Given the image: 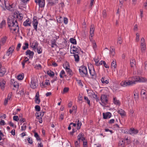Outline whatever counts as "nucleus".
I'll return each mask as SVG.
<instances>
[{
  "mask_svg": "<svg viewBox=\"0 0 147 147\" xmlns=\"http://www.w3.org/2000/svg\"><path fill=\"white\" fill-rule=\"evenodd\" d=\"M12 19L9 20H7V23L9 27H11L10 28L11 30H13L14 31H16L17 30V31L18 32L19 30V28L18 26V23L16 20Z\"/></svg>",
  "mask_w": 147,
  "mask_h": 147,
  "instance_id": "obj_2",
  "label": "nucleus"
},
{
  "mask_svg": "<svg viewBox=\"0 0 147 147\" xmlns=\"http://www.w3.org/2000/svg\"><path fill=\"white\" fill-rule=\"evenodd\" d=\"M21 45L20 43H19L18 44L16 48V49L17 51H19L20 49V48Z\"/></svg>",
  "mask_w": 147,
  "mask_h": 147,
  "instance_id": "obj_61",
  "label": "nucleus"
},
{
  "mask_svg": "<svg viewBox=\"0 0 147 147\" xmlns=\"http://www.w3.org/2000/svg\"><path fill=\"white\" fill-rule=\"evenodd\" d=\"M69 90V88L68 87H65L63 90V93H64L67 92Z\"/></svg>",
  "mask_w": 147,
  "mask_h": 147,
  "instance_id": "obj_50",
  "label": "nucleus"
},
{
  "mask_svg": "<svg viewBox=\"0 0 147 147\" xmlns=\"http://www.w3.org/2000/svg\"><path fill=\"white\" fill-rule=\"evenodd\" d=\"M66 72H67V74H68V76L70 77H71L73 75V72L70 69H68V70Z\"/></svg>",
  "mask_w": 147,
  "mask_h": 147,
  "instance_id": "obj_33",
  "label": "nucleus"
},
{
  "mask_svg": "<svg viewBox=\"0 0 147 147\" xmlns=\"http://www.w3.org/2000/svg\"><path fill=\"white\" fill-rule=\"evenodd\" d=\"M122 42V38L121 36H119L117 38V43L121 45Z\"/></svg>",
  "mask_w": 147,
  "mask_h": 147,
  "instance_id": "obj_28",
  "label": "nucleus"
},
{
  "mask_svg": "<svg viewBox=\"0 0 147 147\" xmlns=\"http://www.w3.org/2000/svg\"><path fill=\"white\" fill-rule=\"evenodd\" d=\"M32 45H33V47L31 46V47L34 50L36 49L38 47V43L37 42H35L34 43H32Z\"/></svg>",
  "mask_w": 147,
  "mask_h": 147,
  "instance_id": "obj_24",
  "label": "nucleus"
},
{
  "mask_svg": "<svg viewBox=\"0 0 147 147\" xmlns=\"http://www.w3.org/2000/svg\"><path fill=\"white\" fill-rule=\"evenodd\" d=\"M25 46L23 47V49L25 50L28 48L29 45L28 43H26L25 44Z\"/></svg>",
  "mask_w": 147,
  "mask_h": 147,
  "instance_id": "obj_43",
  "label": "nucleus"
},
{
  "mask_svg": "<svg viewBox=\"0 0 147 147\" xmlns=\"http://www.w3.org/2000/svg\"><path fill=\"white\" fill-rule=\"evenodd\" d=\"M29 59H27L25 61H23L22 62V67L23 68H24V65H25V63L27 61H28L29 60Z\"/></svg>",
  "mask_w": 147,
  "mask_h": 147,
  "instance_id": "obj_60",
  "label": "nucleus"
},
{
  "mask_svg": "<svg viewBox=\"0 0 147 147\" xmlns=\"http://www.w3.org/2000/svg\"><path fill=\"white\" fill-rule=\"evenodd\" d=\"M26 55H29L30 56V58L31 57H32L34 55V53L33 52L29 50H28L26 52Z\"/></svg>",
  "mask_w": 147,
  "mask_h": 147,
  "instance_id": "obj_14",
  "label": "nucleus"
},
{
  "mask_svg": "<svg viewBox=\"0 0 147 147\" xmlns=\"http://www.w3.org/2000/svg\"><path fill=\"white\" fill-rule=\"evenodd\" d=\"M134 78L136 80L135 81H129L127 82L126 81H122L120 85L121 86L125 87L135 84L136 82H144V78H140L138 76H135L134 77Z\"/></svg>",
  "mask_w": 147,
  "mask_h": 147,
  "instance_id": "obj_1",
  "label": "nucleus"
},
{
  "mask_svg": "<svg viewBox=\"0 0 147 147\" xmlns=\"http://www.w3.org/2000/svg\"><path fill=\"white\" fill-rule=\"evenodd\" d=\"M15 48V46L14 45H12L8 49V51H7L6 55L8 56H11Z\"/></svg>",
  "mask_w": 147,
  "mask_h": 147,
  "instance_id": "obj_7",
  "label": "nucleus"
},
{
  "mask_svg": "<svg viewBox=\"0 0 147 147\" xmlns=\"http://www.w3.org/2000/svg\"><path fill=\"white\" fill-rule=\"evenodd\" d=\"M35 109L36 111H40V107L38 105H36L35 107Z\"/></svg>",
  "mask_w": 147,
  "mask_h": 147,
  "instance_id": "obj_45",
  "label": "nucleus"
},
{
  "mask_svg": "<svg viewBox=\"0 0 147 147\" xmlns=\"http://www.w3.org/2000/svg\"><path fill=\"white\" fill-rule=\"evenodd\" d=\"M17 78L18 80H22L24 78V75L22 74H19L17 77Z\"/></svg>",
  "mask_w": 147,
  "mask_h": 147,
  "instance_id": "obj_40",
  "label": "nucleus"
},
{
  "mask_svg": "<svg viewBox=\"0 0 147 147\" xmlns=\"http://www.w3.org/2000/svg\"><path fill=\"white\" fill-rule=\"evenodd\" d=\"M136 41L138 42L139 40L140 35H139V33H138L136 34Z\"/></svg>",
  "mask_w": 147,
  "mask_h": 147,
  "instance_id": "obj_51",
  "label": "nucleus"
},
{
  "mask_svg": "<svg viewBox=\"0 0 147 147\" xmlns=\"http://www.w3.org/2000/svg\"><path fill=\"white\" fill-rule=\"evenodd\" d=\"M103 118L105 119L109 118L111 116V114L110 112H107L106 113H103Z\"/></svg>",
  "mask_w": 147,
  "mask_h": 147,
  "instance_id": "obj_10",
  "label": "nucleus"
},
{
  "mask_svg": "<svg viewBox=\"0 0 147 147\" xmlns=\"http://www.w3.org/2000/svg\"><path fill=\"white\" fill-rule=\"evenodd\" d=\"M94 30V25H91L90 27V34L91 37L93 36Z\"/></svg>",
  "mask_w": 147,
  "mask_h": 147,
  "instance_id": "obj_16",
  "label": "nucleus"
},
{
  "mask_svg": "<svg viewBox=\"0 0 147 147\" xmlns=\"http://www.w3.org/2000/svg\"><path fill=\"white\" fill-rule=\"evenodd\" d=\"M72 52V53H79V51H78V48L77 47L75 48L74 49H71V52Z\"/></svg>",
  "mask_w": 147,
  "mask_h": 147,
  "instance_id": "obj_31",
  "label": "nucleus"
},
{
  "mask_svg": "<svg viewBox=\"0 0 147 147\" xmlns=\"http://www.w3.org/2000/svg\"><path fill=\"white\" fill-rule=\"evenodd\" d=\"M13 119L16 121H19V118L18 116H15L13 117Z\"/></svg>",
  "mask_w": 147,
  "mask_h": 147,
  "instance_id": "obj_56",
  "label": "nucleus"
},
{
  "mask_svg": "<svg viewBox=\"0 0 147 147\" xmlns=\"http://www.w3.org/2000/svg\"><path fill=\"white\" fill-rule=\"evenodd\" d=\"M136 62L134 59L132 58L130 60V65L131 67H134L136 66Z\"/></svg>",
  "mask_w": 147,
  "mask_h": 147,
  "instance_id": "obj_15",
  "label": "nucleus"
},
{
  "mask_svg": "<svg viewBox=\"0 0 147 147\" xmlns=\"http://www.w3.org/2000/svg\"><path fill=\"white\" fill-rule=\"evenodd\" d=\"M100 100L102 103L100 102V104L103 106H106L108 101L107 96L105 94L102 95L100 97Z\"/></svg>",
  "mask_w": 147,
  "mask_h": 147,
  "instance_id": "obj_3",
  "label": "nucleus"
},
{
  "mask_svg": "<svg viewBox=\"0 0 147 147\" xmlns=\"http://www.w3.org/2000/svg\"><path fill=\"white\" fill-rule=\"evenodd\" d=\"M41 66L40 64L36 65H35L34 68L36 69H41Z\"/></svg>",
  "mask_w": 147,
  "mask_h": 147,
  "instance_id": "obj_39",
  "label": "nucleus"
},
{
  "mask_svg": "<svg viewBox=\"0 0 147 147\" xmlns=\"http://www.w3.org/2000/svg\"><path fill=\"white\" fill-rule=\"evenodd\" d=\"M6 70L5 68L2 67L0 68V76H3L5 73Z\"/></svg>",
  "mask_w": 147,
  "mask_h": 147,
  "instance_id": "obj_20",
  "label": "nucleus"
},
{
  "mask_svg": "<svg viewBox=\"0 0 147 147\" xmlns=\"http://www.w3.org/2000/svg\"><path fill=\"white\" fill-rule=\"evenodd\" d=\"M125 145L124 140H121L118 143L119 147H124Z\"/></svg>",
  "mask_w": 147,
  "mask_h": 147,
  "instance_id": "obj_21",
  "label": "nucleus"
},
{
  "mask_svg": "<svg viewBox=\"0 0 147 147\" xmlns=\"http://www.w3.org/2000/svg\"><path fill=\"white\" fill-rule=\"evenodd\" d=\"M7 37L5 36L2 38L0 41V46L3 45L5 42Z\"/></svg>",
  "mask_w": 147,
  "mask_h": 147,
  "instance_id": "obj_22",
  "label": "nucleus"
},
{
  "mask_svg": "<svg viewBox=\"0 0 147 147\" xmlns=\"http://www.w3.org/2000/svg\"><path fill=\"white\" fill-rule=\"evenodd\" d=\"M146 91L145 90H144V89H142L141 90V96L144 95H146Z\"/></svg>",
  "mask_w": 147,
  "mask_h": 147,
  "instance_id": "obj_44",
  "label": "nucleus"
},
{
  "mask_svg": "<svg viewBox=\"0 0 147 147\" xmlns=\"http://www.w3.org/2000/svg\"><path fill=\"white\" fill-rule=\"evenodd\" d=\"M111 67L112 68L113 67L114 68H115L116 67V61L115 60H113L111 63Z\"/></svg>",
  "mask_w": 147,
  "mask_h": 147,
  "instance_id": "obj_25",
  "label": "nucleus"
},
{
  "mask_svg": "<svg viewBox=\"0 0 147 147\" xmlns=\"http://www.w3.org/2000/svg\"><path fill=\"white\" fill-rule=\"evenodd\" d=\"M144 68L147 71V61H146L144 63Z\"/></svg>",
  "mask_w": 147,
  "mask_h": 147,
  "instance_id": "obj_64",
  "label": "nucleus"
},
{
  "mask_svg": "<svg viewBox=\"0 0 147 147\" xmlns=\"http://www.w3.org/2000/svg\"><path fill=\"white\" fill-rule=\"evenodd\" d=\"M4 2H5V6L6 7L7 9L8 10L12 11V5H9V6H8L7 7V6L6 5L5 0L4 1Z\"/></svg>",
  "mask_w": 147,
  "mask_h": 147,
  "instance_id": "obj_37",
  "label": "nucleus"
},
{
  "mask_svg": "<svg viewBox=\"0 0 147 147\" xmlns=\"http://www.w3.org/2000/svg\"><path fill=\"white\" fill-rule=\"evenodd\" d=\"M31 22L29 18H28L23 23V25L25 26H31Z\"/></svg>",
  "mask_w": 147,
  "mask_h": 147,
  "instance_id": "obj_12",
  "label": "nucleus"
},
{
  "mask_svg": "<svg viewBox=\"0 0 147 147\" xmlns=\"http://www.w3.org/2000/svg\"><path fill=\"white\" fill-rule=\"evenodd\" d=\"M71 53L74 54V57L75 59V61L76 62H78L79 60V57L78 55L79 53H72L71 52Z\"/></svg>",
  "mask_w": 147,
  "mask_h": 147,
  "instance_id": "obj_18",
  "label": "nucleus"
},
{
  "mask_svg": "<svg viewBox=\"0 0 147 147\" xmlns=\"http://www.w3.org/2000/svg\"><path fill=\"white\" fill-rule=\"evenodd\" d=\"M76 80L78 82V83L80 86H83V85L82 82L81 80H78L77 78H76Z\"/></svg>",
  "mask_w": 147,
  "mask_h": 147,
  "instance_id": "obj_55",
  "label": "nucleus"
},
{
  "mask_svg": "<svg viewBox=\"0 0 147 147\" xmlns=\"http://www.w3.org/2000/svg\"><path fill=\"white\" fill-rule=\"evenodd\" d=\"M40 3L39 5L40 7H42L44 6L45 5V1L44 0H41V2Z\"/></svg>",
  "mask_w": 147,
  "mask_h": 147,
  "instance_id": "obj_34",
  "label": "nucleus"
},
{
  "mask_svg": "<svg viewBox=\"0 0 147 147\" xmlns=\"http://www.w3.org/2000/svg\"><path fill=\"white\" fill-rule=\"evenodd\" d=\"M84 99L86 101H87V103L88 105H90V100L88 99V98L87 96H85L84 97Z\"/></svg>",
  "mask_w": 147,
  "mask_h": 147,
  "instance_id": "obj_52",
  "label": "nucleus"
},
{
  "mask_svg": "<svg viewBox=\"0 0 147 147\" xmlns=\"http://www.w3.org/2000/svg\"><path fill=\"white\" fill-rule=\"evenodd\" d=\"M110 54L113 56L115 54V49L111 47L110 49Z\"/></svg>",
  "mask_w": 147,
  "mask_h": 147,
  "instance_id": "obj_29",
  "label": "nucleus"
},
{
  "mask_svg": "<svg viewBox=\"0 0 147 147\" xmlns=\"http://www.w3.org/2000/svg\"><path fill=\"white\" fill-rule=\"evenodd\" d=\"M92 96L94 98H95L96 99L97 102H98V101L99 100V98L98 97L97 95L96 94H95L94 93L92 94Z\"/></svg>",
  "mask_w": 147,
  "mask_h": 147,
  "instance_id": "obj_38",
  "label": "nucleus"
},
{
  "mask_svg": "<svg viewBox=\"0 0 147 147\" xmlns=\"http://www.w3.org/2000/svg\"><path fill=\"white\" fill-rule=\"evenodd\" d=\"M70 42L72 44L76 45L77 44L76 41L75 39L71 38L70 39Z\"/></svg>",
  "mask_w": 147,
  "mask_h": 147,
  "instance_id": "obj_32",
  "label": "nucleus"
},
{
  "mask_svg": "<svg viewBox=\"0 0 147 147\" xmlns=\"http://www.w3.org/2000/svg\"><path fill=\"white\" fill-rule=\"evenodd\" d=\"M38 24V22L37 20L35 19H34V18H33V21L32 22V24L33 26H34V29L36 31H37V27Z\"/></svg>",
  "mask_w": 147,
  "mask_h": 147,
  "instance_id": "obj_11",
  "label": "nucleus"
},
{
  "mask_svg": "<svg viewBox=\"0 0 147 147\" xmlns=\"http://www.w3.org/2000/svg\"><path fill=\"white\" fill-rule=\"evenodd\" d=\"M103 64L104 65L106 68H109V65L106 64V62L105 61L104 62H103Z\"/></svg>",
  "mask_w": 147,
  "mask_h": 147,
  "instance_id": "obj_63",
  "label": "nucleus"
},
{
  "mask_svg": "<svg viewBox=\"0 0 147 147\" xmlns=\"http://www.w3.org/2000/svg\"><path fill=\"white\" fill-rule=\"evenodd\" d=\"M107 15L106 11V10L105 9L103 11L102 13L103 17L104 18H105L106 17Z\"/></svg>",
  "mask_w": 147,
  "mask_h": 147,
  "instance_id": "obj_48",
  "label": "nucleus"
},
{
  "mask_svg": "<svg viewBox=\"0 0 147 147\" xmlns=\"http://www.w3.org/2000/svg\"><path fill=\"white\" fill-rule=\"evenodd\" d=\"M80 73L81 75L85 74L86 76L88 75L87 68L84 66H81L79 69Z\"/></svg>",
  "mask_w": 147,
  "mask_h": 147,
  "instance_id": "obj_4",
  "label": "nucleus"
},
{
  "mask_svg": "<svg viewBox=\"0 0 147 147\" xmlns=\"http://www.w3.org/2000/svg\"><path fill=\"white\" fill-rule=\"evenodd\" d=\"M34 137L36 138V139L37 140H40V137L38 135V134L36 132H35L34 133Z\"/></svg>",
  "mask_w": 147,
  "mask_h": 147,
  "instance_id": "obj_36",
  "label": "nucleus"
},
{
  "mask_svg": "<svg viewBox=\"0 0 147 147\" xmlns=\"http://www.w3.org/2000/svg\"><path fill=\"white\" fill-rule=\"evenodd\" d=\"M11 85L13 86L14 87L16 88L17 86H18V84L17 82H15L14 80L13 79H11Z\"/></svg>",
  "mask_w": 147,
  "mask_h": 147,
  "instance_id": "obj_19",
  "label": "nucleus"
},
{
  "mask_svg": "<svg viewBox=\"0 0 147 147\" xmlns=\"http://www.w3.org/2000/svg\"><path fill=\"white\" fill-rule=\"evenodd\" d=\"M114 102V104L116 105H120V102L119 101L117 100L116 98H113Z\"/></svg>",
  "mask_w": 147,
  "mask_h": 147,
  "instance_id": "obj_26",
  "label": "nucleus"
},
{
  "mask_svg": "<svg viewBox=\"0 0 147 147\" xmlns=\"http://www.w3.org/2000/svg\"><path fill=\"white\" fill-rule=\"evenodd\" d=\"M140 47L142 52H144L146 49V45L145 40L144 38H142L141 39Z\"/></svg>",
  "mask_w": 147,
  "mask_h": 147,
  "instance_id": "obj_6",
  "label": "nucleus"
},
{
  "mask_svg": "<svg viewBox=\"0 0 147 147\" xmlns=\"http://www.w3.org/2000/svg\"><path fill=\"white\" fill-rule=\"evenodd\" d=\"M38 83L37 81L34 78L32 79L30 86L32 89H34L38 86Z\"/></svg>",
  "mask_w": 147,
  "mask_h": 147,
  "instance_id": "obj_5",
  "label": "nucleus"
},
{
  "mask_svg": "<svg viewBox=\"0 0 147 147\" xmlns=\"http://www.w3.org/2000/svg\"><path fill=\"white\" fill-rule=\"evenodd\" d=\"M118 112L121 116H124L125 115V111L121 109H119L118 110Z\"/></svg>",
  "mask_w": 147,
  "mask_h": 147,
  "instance_id": "obj_23",
  "label": "nucleus"
},
{
  "mask_svg": "<svg viewBox=\"0 0 147 147\" xmlns=\"http://www.w3.org/2000/svg\"><path fill=\"white\" fill-rule=\"evenodd\" d=\"M63 21H64V23L65 24H67V23L68 19L67 18H64Z\"/></svg>",
  "mask_w": 147,
  "mask_h": 147,
  "instance_id": "obj_62",
  "label": "nucleus"
},
{
  "mask_svg": "<svg viewBox=\"0 0 147 147\" xmlns=\"http://www.w3.org/2000/svg\"><path fill=\"white\" fill-rule=\"evenodd\" d=\"M51 44L55 45V46H57V44L56 43V40L55 39H53L51 40Z\"/></svg>",
  "mask_w": 147,
  "mask_h": 147,
  "instance_id": "obj_54",
  "label": "nucleus"
},
{
  "mask_svg": "<svg viewBox=\"0 0 147 147\" xmlns=\"http://www.w3.org/2000/svg\"><path fill=\"white\" fill-rule=\"evenodd\" d=\"M89 71L90 74L92 78H96V74L94 69H93L92 70L89 69Z\"/></svg>",
  "mask_w": 147,
  "mask_h": 147,
  "instance_id": "obj_13",
  "label": "nucleus"
},
{
  "mask_svg": "<svg viewBox=\"0 0 147 147\" xmlns=\"http://www.w3.org/2000/svg\"><path fill=\"white\" fill-rule=\"evenodd\" d=\"M138 132V131L137 129H135L134 128H131L129 130L128 133V134L134 135L136 134Z\"/></svg>",
  "mask_w": 147,
  "mask_h": 147,
  "instance_id": "obj_8",
  "label": "nucleus"
},
{
  "mask_svg": "<svg viewBox=\"0 0 147 147\" xmlns=\"http://www.w3.org/2000/svg\"><path fill=\"white\" fill-rule=\"evenodd\" d=\"M134 98L135 100H137L139 98L138 92L137 90H135L134 92Z\"/></svg>",
  "mask_w": 147,
  "mask_h": 147,
  "instance_id": "obj_17",
  "label": "nucleus"
},
{
  "mask_svg": "<svg viewBox=\"0 0 147 147\" xmlns=\"http://www.w3.org/2000/svg\"><path fill=\"white\" fill-rule=\"evenodd\" d=\"M27 140L28 142V143L30 144H32L33 142L32 141L31 138H28L27 139Z\"/></svg>",
  "mask_w": 147,
  "mask_h": 147,
  "instance_id": "obj_53",
  "label": "nucleus"
},
{
  "mask_svg": "<svg viewBox=\"0 0 147 147\" xmlns=\"http://www.w3.org/2000/svg\"><path fill=\"white\" fill-rule=\"evenodd\" d=\"M57 3V0H54V1H49V3L51 5H53Z\"/></svg>",
  "mask_w": 147,
  "mask_h": 147,
  "instance_id": "obj_30",
  "label": "nucleus"
},
{
  "mask_svg": "<svg viewBox=\"0 0 147 147\" xmlns=\"http://www.w3.org/2000/svg\"><path fill=\"white\" fill-rule=\"evenodd\" d=\"M5 20L2 21L1 23L0 28H2L5 25Z\"/></svg>",
  "mask_w": 147,
  "mask_h": 147,
  "instance_id": "obj_47",
  "label": "nucleus"
},
{
  "mask_svg": "<svg viewBox=\"0 0 147 147\" xmlns=\"http://www.w3.org/2000/svg\"><path fill=\"white\" fill-rule=\"evenodd\" d=\"M92 42L93 43V48L94 49V50H95L97 47V46L96 44L95 40H93Z\"/></svg>",
  "mask_w": 147,
  "mask_h": 147,
  "instance_id": "obj_41",
  "label": "nucleus"
},
{
  "mask_svg": "<svg viewBox=\"0 0 147 147\" xmlns=\"http://www.w3.org/2000/svg\"><path fill=\"white\" fill-rule=\"evenodd\" d=\"M26 125H25L24 123V124L21 127V130H24L26 129Z\"/></svg>",
  "mask_w": 147,
  "mask_h": 147,
  "instance_id": "obj_59",
  "label": "nucleus"
},
{
  "mask_svg": "<svg viewBox=\"0 0 147 147\" xmlns=\"http://www.w3.org/2000/svg\"><path fill=\"white\" fill-rule=\"evenodd\" d=\"M65 74V72L63 70H62L60 74V76L61 78H63V76L62 75H63Z\"/></svg>",
  "mask_w": 147,
  "mask_h": 147,
  "instance_id": "obj_46",
  "label": "nucleus"
},
{
  "mask_svg": "<svg viewBox=\"0 0 147 147\" xmlns=\"http://www.w3.org/2000/svg\"><path fill=\"white\" fill-rule=\"evenodd\" d=\"M47 74L51 77L54 76V72L51 71V70L48 71L47 72Z\"/></svg>",
  "mask_w": 147,
  "mask_h": 147,
  "instance_id": "obj_35",
  "label": "nucleus"
},
{
  "mask_svg": "<svg viewBox=\"0 0 147 147\" xmlns=\"http://www.w3.org/2000/svg\"><path fill=\"white\" fill-rule=\"evenodd\" d=\"M36 49H37V53L38 54H40L42 53V49L40 47H38Z\"/></svg>",
  "mask_w": 147,
  "mask_h": 147,
  "instance_id": "obj_49",
  "label": "nucleus"
},
{
  "mask_svg": "<svg viewBox=\"0 0 147 147\" xmlns=\"http://www.w3.org/2000/svg\"><path fill=\"white\" fill-rule=\"evenodd\" d=\"M82 125V123L78 119L77 121V129L78 130H79L81 128V126Z\"/></svg>",
  "mask_w": 147,
  "mask_h": 147,
  "instance_id": "obj_27",
  "label": "nucleus"
},
{
  "mask_svg": "<svg viewBox=\"0 0 147 147\" xmlns=\"http://www.w3.org/2000/svg\"><path fill=\"white\" fill-rule=\"evenodd\" d=\"M6 82L3 79L0 80V86L2 90H4Z\"/></svg>",
  "mask_w": 147,
  "mask_h": 147,
  "instance_id": "obj_9",
  "label": "nucleus"
},
{
  "mask_svg": "<svg viewBox=\"0 0 147 147\" xmlns=\"http://www.w3.org/2000/svg\"><path fill=\"white\" fill-rule=\"evenodd\" d=\"M35 102L37 104H39L40 102V99L39 98H35Z\"/></svg>",
  "mask_w": 147,
  "mask_h": 147,
  "instance_id": "obj_57",
  "label": "nucleus"
},
{
  "mask_svg": "<svg viewBox=\"0 0 147 147\" xmlns=\"http://www.w3.org/2000/svg\"><path fill=\"white\" fill-rule=\"evenodd\" d=\"M80 143V142H78V141H76L75 142V144L76 147H79V144Z\"/></svg>",
  "mask_w": 147,
  "mask_h": 147,
  "instance_id": "obj_58",
  "label": "nucleus"
},
{
  "mask_svg": "<svg viewBox=\"0 0 147 147\" xmlns=\"http://www.w3.org/2000/svg\"><path fill=\"white\" fill-rule=\"evenodd\" d=\"M82 133H80V134L78 136V142H80V141L81 140V138L82 137Z\"/></svg>",
  "mask_w": 147,
  "mask_h": 147,
  "instance_id": "obj_42",
  "label": "nucleus"
}]
</instances>
